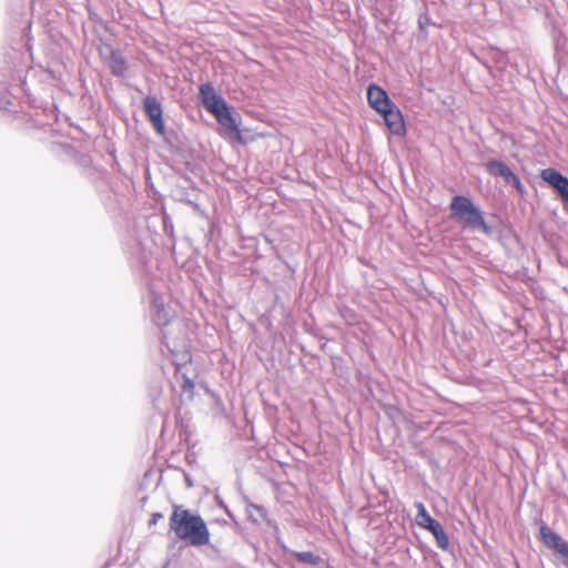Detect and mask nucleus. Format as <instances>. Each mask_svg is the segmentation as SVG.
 I'll list each match as a JSON object with an SVG mask.
<instances>
[{
  "label": "nucleus",
  "mask_w": 568,
  "mask_h": 568,
  "mask_svg": "<svg viewBox=\"0 0 568 568\" xmlns=\"http://www.w3.org/2000/svg\"><path fill=\"white\" fill-rule=\"evenodd\" d=\"M170 529L175 536L192 546H205L210 542V531L205 521L197 514H192L182 506H173Z\"/></svg>",
  "instance_id": "obj_1"
},
{
  "label": "nucleus",
  "mask_w": 568,
  "mask_h": 568,
  "mask_svg": "<svg viewBox=\"0 0 568 568\" xmlns=\"http://www.w3.org/2000/svg\"><path fill=\"white\" fill-rule=\"evenodd\" d=\"M199 97L203 106L212 113L223 128L237 132V124L226 101L216 93L211 83H203L199 88Z\"/></svg>",
  "instance_id": "obj_2"
},
{
  "label": "nucleus",
  "mask_w": 568,
  "mask_h": 568,
  "mask_svg": "<svg viewBox=\"0 0 568 568\" xmlns=\"http://www.w3.org/2000/svg\"><path fill=\"white\" fill-rule=\"evenodd\" d=\"M450 210L453 215L458 221H462L465 226L473 230H481L486 234L490 233V227L470 199L463 195L454 196L450 203Z\"/></svg>",
  "instance_id": "obj_3"
},
{
  "label": "nucleus",
  "mask_w": 568,
  "mask_h": 568,
  "mask_svg": "<svg viewBox=\"0 0 568 568\" xmlns=\"http://www.w3.org/2000/svg\"><path fill=\"white\" fill-rule=\"evenodd\" d=\"M486 170L490 175L503 178L506 183L511 184L519 193H524V185L519 178L504 162L491 160L486 163Z\"/></svg>",
  "instance_id": "obj_4"
},
{
  "label": "nucleus",
  "mask_w": 568,
  "mask_h": 568,
  "mask_svg": "<svg viewBox=\"0 0 568 568\" xmlns=\"http://www.w3.org/2000/svg\"><path fill=\"white\" fill-rule=\"evenodd\" d=\"M540 178L558 192L561 201L568 206V178L552 168L544 169Z\"/></svg>",
  "instance_id": "obj_5"
},
{
  "label": "nucleus",
  "mask_w": 568,
  "mask_h": 568,
  "mask_svg": "<svg viewBox=\"0 0 568 568\" xmlns=\"http://www.w3.org/2000/svg\"><path fill=\"white\" fill-rule=\"evenodd\" d=\"M143 108L155 131L161 135L164 134L163 110L159 100L155 97H145L143 99Z\"/></svg>",
  "instance_id": "obj_6"
},
{
  "label": "nucleus",
  "mask_w": 568,
  "mask_h": 568,
  "mask_svg": "<svg viewBox=\"0 0 568 568\" xmlns=\"http://www.w3.org/2000/svg\"><path fill=\"white\" fill-rule=\"evenodd\" d=\"M381 114L383 115L385 124L392 134L397 136H403L405 134L406 129L404 119L400 110L395 104L381 112Z\"/></svg>",
  "instance_id": "obj_7"
},
{
  "label": "nucleus",
  "mask_w": 568,
  "mask_h": 568,
  "mask_svg": "<svg viewBox=\"0 0 568 568\" xmlns=\"http://www.w3.org/2000/svg\"><path fill=\"white\" fill-rule=\"evenodd\" d=\"M367 100L369 105L378 113L385 111L387 108L393 106L386 91L376 84H371L367 89Z\"/></svg>",
  "instance_id": "obj_8"
},
{
  "label": "nucleus",
  "mask_w": 568,
  "mask_h": 568,
  "mask_svg": "<svg viewBox=\"0 0 568 568\" xmlns=\"http://www.w3.org/2000/svg\"><path fill=\"white\" fill-rule=\"evenodd\" d=\"M540 535L544 544L552 548L562 556H568V542L565 541L557 532L546 526L540 528Z\"/></svg>",
  "instance_id": "obj_9"
},
{
  "label": "nucleus",
  "mask_w": 568,
  "mask_h": 568,
  "mask_svg": "<svg viewBox=\"0 0 568 568\" xmlns=\"http://www.w3.org/2000/svg\"><path fill=\"white\" fill-rule=\"evenodd\" d=\"M151 312L154 323L162 327L171 322V313L165 307L164 301L161 296L152 294Z\"/></svg>",
  "instance_id": "obj_10"
},
{
  "label": "nucleus",
  "mask_w": 568,
  "mask_h": 568,
  "mask_svg": "<svg viewBox=\"0 0 568 568\" xmlns=\"http://www.w3.org/2000/svg\"><path fill=\"white\" fill-rule=\"evenodd\" d=\"M415 507L417 509L416 515V524L425 529H428L429 527L434 526L437 521L432 518V516L426 510V507L423 503H415Z\"/></svg>",
  "instance_id": "obj_11"
},
{
  "label": "nucleus",
  "mask_w": 568,
  "mask_h": 568,
  "mask_svg": "<svg viewBox=\"0 0 568 568\" xmlns=\"http://www.w3.org/2000/svg\"><path fill=\"white\" fill-rule=\"evenodd\" d=\"M108 64L112 73L115 75H123L126 70L125 60L115 51L111 52Z\"/></svg>",
  "instance_id": "obj_12"
},
{
  "label": "nucleus",
  "mask_w": 568,
  "mask_h": 568,
  "mask_svg": "<svg viewBox=\"0 0 568 568\" xmlns=\"http://www.w3.org/2000/svg\"><path fill=\"white\" fill-rule=\"evenodd\" d=\"M175 378L178 382L180 379L182 381L181 387H182L183 393L186 394L189 396V398H192L193 393H194V382L191 377H189L186 375V373L183 371V367H181V366L176 367Z\"/></svg>",
  "instance_id": "obj_13"
},
{
  "label": "nucleus",
  "mask_w": 568,
  "mask_h": 568,
  "mask_svg": "<svg viewBox=\"0 0 568 568\" xmlns=\"http://www.w3.org/2000/svg\"><path fill=\"white\" fill-rule=\"evenodd\" d=\"M429 530L436 539L437 546L446 550L449 546V539L447 534L445 532L443 526L437 521L434 526L429 527Z\"/></svg>",
  "instance_id": "obj_14"
},
{
  "label": "nucleus",
  "mask_w": 568,
  "mask_h": 568,
  "mask_svg": "<svg viewBox=\"0 0 568 568\" xmlns=\"http://www.w3.org/2000/svg\"><path fill=\"white\" fill-rule=\"evenodd\" d=\"M298 561L316 566L320 564L321 558L311 551L293 552L292 554Z\"/></svg>",
  "instance_id": "obj_15"
},
{
  "label": "nucleus",
  "mask_w": 568,
  "mask_h": 568,
  "mask_svg": "<svg viewBox=\"0 0 568 568\" xmlns=\"http://www.w3.org/2000/svg\"><path fill=\"white\" fill-rule=\"evenodd\" d=\"M161 518H162V514H160V513L153 514L152 518L150 520V525H155Z\"/></svg>",
  "instance_id": "obj_16"
}]
</instances>
